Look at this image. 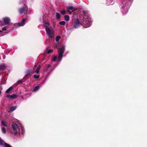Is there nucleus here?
<instances>
[{"label": "nucleus", "instance_id": "f257e3e1", "mask_svg": "<svg viewBox=\"0 0 147 147\" xmlns=\"http://www.w3.org/2000/svg\"><path fill=\"white\" fill-rule=\"evenodd\" d=\"M79 20L77 18L74 21L73 28H70L68 30L71 31L73 30V28H78L81 25L84 26L85 28L90 27L91 25V18L89 17L87 11H82L81 12Z\"/></svg>", "mask_w": 147, "mask_h": 147}, {"label": "nucleus", "instance_id": "f03ea898", "mask_svg": "<svg viewBox=\"0 0 147 147\" xmlns=\"http://www.w3.org/2000/svg\"><path fill=\"white\" fill-rule=\"evenodd\" d=\"M26 20V19H24L22 20L21 22H19L18 23H16L14 25H11L7 26L0 29V36H2L5 34L6 33L12 31V30L16 27H18L19 26H22L25 24Z\"/></svg>", "mask_w": 147, "mask_h": 147}, {"label": "nucleus", "instance_id": "7ed1b4c3", "mask_svg": "<svg viewBox=\"0 0 147 147\" xmlns=\"http://www.w3.org/2000/svg\"><path fill=\"white\" fill-rule=\"evenodd\" d=\"M11 132L14 136L18 137H22L23 136L24 129L21 123L18 124L13 123L12 125Z\"/></svg>", "mask_w": 147, "mask_h": 147}, {"label": "nucleus", "instance_id": "20e7f679", "mask_svg": "<svg viewBox=\"0 0 147 147\" xmlns=\"http://www.w3.org/2000/svg\"><path fill=\"white\" fill-rule=\"evenodd\" d=\"M133 1V0H128V1L126 0H121L119 4V6L123 15H125L127 13L128 9Z\"/></svg>", "mask_w": 147, "mask_h": 147}, {"label": "nucleus", "instance_id": "39448f33", "mask_svg": "<svg viewBox=\"0 0 147 147\" xmlns=\"http://www.w3.org/2000/svg\"><path fill=\"white\" fill-rule=\"evenodd\" d=\"M43 23L46 29L47 34L50 38H53L54 33L51 26L49 23L46 20H44Z\"/></svg>", "mask_w": 147, "mask_h": 147}, {"label": "nucleus", "instance_id": "423d86ee", "mask_svg": "<svg viewBox=\"0 0 147 147\" xmlns=\"http://www.w3.org/2000/svg\"><path fill=\"white\" fill-rule=\"evenodd\" d=\"M57 65H55L53 64V63H51V64H46L44 67V69L45 71V72L44 74L46 77V78H47L48 77L50 74L53 71Z\"/></svg>", "mask_w": 147, "mask_h": 147}, {"label": "nucleus", "instance_id": "0eeeda50", "mask_svg": "<svg viewBox=\"0 0 147 147\" xmlns=\"http://www.w3.org/2000/svg\"><path fill=\"white\" fill-rule=\"evenodd\" d=\"M65 49V46L63 45H62L61 47L59 48V55L57 58V61H60L62 59L63 57V54Z\"/></svg>", "mask_w": 147, "mask_h": 147}, {"label": "nucleus", "instance_id": "6e6552de", "mask_svg": "<svg viewBox=\"0 0 147 147\" xmlns=\"http://www.w3.org/2000/svg\"><path fill=\"white\" fill-rule=\"evenodd\" d=\"M2 20L3 22L0 20V26L8 24L10 23V19L9 18H4Z\"/></svg>", "mask_w": 147, "mask_h": 147}, {"label": "nucleus", "instance_id": "1a4fd4ad", "mask_svg": "<svg viewBox=\"0 0 147 147\" xmlns=\"http://www.w3.org/2000/svg\"><path fill=\"white\" fill-rule=\"evenodd\" d=\"M34 72V68L33 67L28 68L26 72V76L33 74Z\"/></svg>", "mask_w": 147, "mask_h": 147}, {"label": "nucleus", "instance_id": "9d476101", "mask_svg": "<svg viewBox=\"0 0 147 147\" xmlns=\"http://www.w3.org/2000/svg\"><path fill=\"white\" fill-rule=\"evenodd\" d=\"M76 10L74 7L71 6H69L67 7V11L69 14H71L72 12H74Z\"/></svg>", "mask_w": 147, "mask_h": 147}, {"label": "nucleus", "instance_id": "9b49d317", "mask_svg": "<svg viewBox=\"0 0 147 147\" xmlns=\"http://www.w3.org/2000/svg\"><path fill=\"white\" fill-rule=\"evenodd\" d=\"M25 7H22L19 9V13L21 14H22L25 11H27L28 10V7L27 6H26L25 5Z\"/></svg>", "mask_w": 147, "mask_h": 147}, {"label": "nucleus", "instance_id": "f8f14e48", "mask_svg": "<svg viewBox=\"0 0 147 147\" xmlns=\"http://www.w3.org/2000/svg\"><path fill=\"white\" fill-rule=\"evenodd\" d=\"M7 96L9 98L13 99L16 98L18 97V95L15 94H13L12 95H7Z\"/></svg>", "mask_w": 147, "mask_h": 147}, {"label": "nucleus", "instance_id": "ddd939ff", "mask_svg": "<svg viewBox=\"0 0 147 147\" xmlns=\"http://www.w3.org/2000/svg\"><path fill=\"white\" fill-rule=\"evenodd\" d=\"M17 108L16 106H11L10 107L9 111L10 112H11L15 111Z\"/></svg>", "mask_w": 147, "mask_h": 147}, {"label": "nucleus", "instance_id": "4468645a", "mask_svg": "<svg viewBox=\"0 0 147 147\" xmlns=\"http://www.w3.org/2000/svg\"><path fill=\"white\" fill-rule=\"evenodd\" d=\"M107 2L108 5H112L114 3V2L113 1V0H107Z\"/></svg>", "mask_w": 147, "mask_h": 147}, {"label": "nucleus", "instance_id": "2eb2a0df", "mask_svg": "<svg viewBox=\"0 0 147 147\" xmlns=\"http://www.w3.org/2000/svg\"><path fill=\"white\" fill-rule=\"evenodd\" d=\"M41 68L40 65H39L37 68L36 70L34 71V72L36 73L37 74H38L39 73V71L40 69Z\"/></svg>", "mask_w": 147, "mask_h": 147}, {"label": "nucleus", "instance_id": "dca6fc26", "mask_svg": "<svg viewBox=\"0 0 147 147\" xmlns=\"http://www.w3.org/2000/svg\"><path fill=\"white\" fill-rule=\"evenodd\" d=\"M7 129V127H2L1 128V130L2 132L4 134H5L6 132V129Z\"/></svg>", "mask_w": 147, "mask_h": 147}, {"label": "nucleus", "instance_id": "f3484780", "mask_svg": "<svg viewBox=\"0 0 147 147\" xmlns=\"http://www.w3.org/2000/svg\"><path fill=\"white\" fill-rule=\"evenodd\" d=\"M23 82V81L22 80H18L16 83V84H15V85L16 86H17V85H18V84H22Z\"/></svg>", "mask_w": 147, "mask_h": 147}, {"label": "nucleus", "instance_id": "a211bd4d", "mask_svg": "<svg viewBox=\"0 0 147 147\" xmlns=\"http://www.w3.org/2000/svg\"><path fill=\"white\" fill-rule=\"evenodd\" d=\"M40 87L39 86H36L34 88L33 91L34 92L37 91L39 89Z\"/></svg>", "mask_w": 147, "mask_h": 147}, {"label": "nucleus", "instance_id": "6ab92c4d", "mask_svg": "<svg viewBox=\"0 0 147 147\" xmlns=\"http://www.w3.org/2000/svg\"><path fill=\"white\" fill-rule=\"evenodd\" d=\"M13 88V87L12 86H11L5 91V92L6 93H8Z\"/></svg>", "mask_w": 147, "mask_h": 147}, {"label": "nucleus", "instance_id": "aec40b11", "mask_svg": "<svg viewBox=\"0 0 147 147\" xmlns=\"http://www.w3.org/2000/svg\"><path fill=\"white\" fill-rule=\"evenodd\" d=\"M64 19L66 21H68L69 20V18L68 15H65L64 16Z\"/></svg>", "mask_w": 147, "mask_h": 147}, {"label": "nucleus", "instance_id": "412c9836", "mask_svg": "<svg viewBox=\"0 0 147 147\" xmlns=\"http://www.w3.org/2000/svg\"><path fill=\"white\" fill-rule=\"evenodd\" d=\"M6 67L4 65H0V70H3L6 68Z\"/></svg>", "mask_w": 147, "mask_h": 147}, {"label": "nucleus", "instance_id": "4be33fe9", "mask_svg": "<svg viewBox=\"0 0 147 147\" xmlns=\"http://www.w3.org/2000/svg\"><path fill=\"white\" fill-rule=\"evenodd\" d=\"M1 125H3L5 127H7V125L6 123H5L4 121H2L1 122Z\"/></svg>", "mask_w": 147, "mask_h": 147}, {"label": "nucleus", "instance_id": "5701e85b", "mask_svg": "<svg viewBox=\"0 0 147 147\" xmlns=\"http://www.w3.org/2000/svg\"><path fill=\"white\" fill-rule=\"evenodd\" d=\"M56 16L57 19H59L61 17L60 14L58 12L56 13Z\"/></svg>", "mask_w": 147, "mask_h": 147}, {"label": "nucleus", "instance_id": "b1692460", "mask_svg": "<svg viewBox=\"0 0 147 147\" xmlns=\"http://www.w3.org/2000/svg\"><path fill=\"white\" fill-rule=\"evenodd\" d=\"M65 23V22L64 21H61L59 22V24L61 25H64Z\"/></svg>", "mask_w": 147, "mask_h": 147}, {"label": "nucleus", "instance_id": "393cba45", "mask_svg": "<svg viewBox=\"0 0 147 147\" xmlns=\"http://www.w3.org/2000/svg\"><path fill=\"white\" fill-rule=\"evenodd\" d=\"M57 59V57L56 56H54L52 58V60L53 61L55 62L56 61Z\"/></svg>", "mask_w": 147, "mask_h": 147}, {"label": "nucleus", "instance_id": "a878e982", "mask_svg": "<svg viewBox=\"0 0 147 147\" xmlns=\"http://www.w3.org/2000/svg\"><path fill=\"white\" fill-rule=\"evenodd\" d=\"M33 77V78L35 79H37L40 77V75H34Z\"/></svg>", "mask_w": 147, "mask_h": 147}, {"label": "nucleus", "instance_id": "bb28decb", "mask_svg": "<svg viewBox=\"0 0 147 147\" xmlns=\"http://www.w3.org/2000/svg\"><path fill=\"white\" fill-rule=\"evenodd\" d=\"M60 13L64 15L66 14V11L65 10H63L61 11Z\"/></svg>", "mask_w": 147, "mask_h": 147}, {"label": "nucleus", "instance_id": "cd10ccee", "mask_svg": "<svg viewBox=\"0 0 147 147\" xmlns=\"http://www.w3.org/2000/svg\"><path fill=\"white\" fill-rule=\"evenodd\" d=\"M61 38L60 36H56L55 40L57 42L59 41V39Z\"/></svg>", "mask_w": 147, "mask_h": 147}, {"label": "nucleus", "instance_id": "c85d7f7f", "mask_svg": "<svg viewBox=\"0 0 147 147\" xmlns=\"http://www.w3.org/2000/svg\"><path fill=\"white\" fill-rule=\"evenodd\" d=\"M59 46V44L58 43H56L54 45V48L55 49H57Z\"/></svg>", "mask_w": 147, "mask_h": 147}, {"label": "nucleus", "instance_id": "c756f323", "mask_svg": "<svg viewBox=\"0 0 147 147\" xmlns=\"http://www.w3.org/2000/svg\"><path fill=\"white\" fill-rule=\"evenodd\" d=\"M4 146L5 147H11L10 145L6 143H5L4 144Z\"/></svg>", "mask_w": 147, "mask_h": 147}, {"label": "nucleus", "instance_id": "7c9ffc66", "mask_svg": "<svg viewBox=\"0 0 147 147\" xmlns=\"http://www.w3.org/2000/svg\"><path fill=\"white\" fill-rule=\"evenodd\" d=\"M53 51V50L52 49H50L49 50L47 51V53L48 54H49L50 53H52Z\"/></svg>", "mask_w": 147, "mask_h": 147}, {"label": "nucleus", "instance_id": "2f4dec72", "mask_svg": "<svg viewBox=\"0 0 147 147\" xmlns=\"http://www.w3.org/2000/svg\"><path fill=\"white\" fill-rule=\"evenodd\" d=\"M3 140L0 138V145H3Z\"/></svg>", "mask_w": 147, "mask_h": 147}, {"label": "nucleus", "instance_id": "473e14b6", "mask_svg": "<svg viewBox=\"0 0 147 147\" xmlns=\"http://www.w3.org/2000/svg\"><path fill=\"white\" fill-rule=\"evenodd\" d=\"M3 59H5V56H3Z\"/></svg>", "mask_w": 147, "mask_h": 147}, {"label": "nucleus", "instance_id": "72a5a7b5", "mask_svg": "<svg viewBox=\"0 0 147 147\" xmlns=\"http://www.w3.org/2000/svg\"><path fill=\"white\" fill-rule=\"evenodd\" d=\"M1 91L0 90V95L1 94Z\"/></svg>", "mask_w": 147, "mask_h": 147}, {"label": "nucleus", "instance_id": "f704fd0d", "mask_svg": "<svg viewBox=\"0 0 147 147\" xmlns=\"http://www.w3.org/2000/svg\"><path fill=\"white\" fill-rule=\"evenodd\" d=\"M71 27H72V28H73V27H72V26H71ZM69 28H68V29H69Z\"/></svg>", "mask_w": 147, "mask_h": 147}]
</instances>
